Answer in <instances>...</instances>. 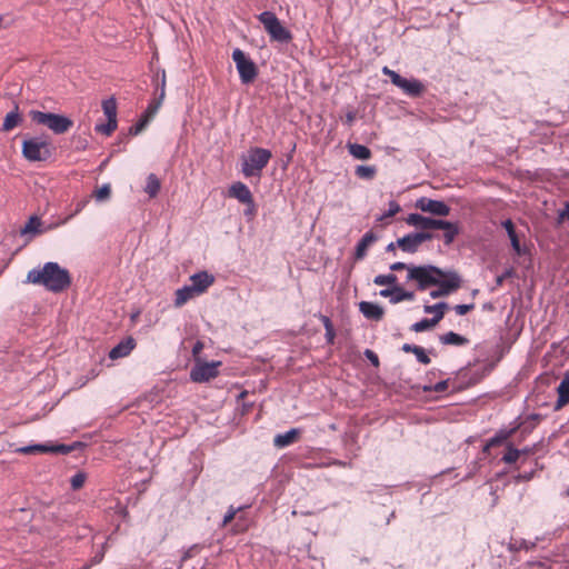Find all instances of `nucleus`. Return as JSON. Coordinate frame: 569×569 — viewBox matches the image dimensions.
Listing matches in <instances>:
<instances>
[{
    "mask_svg": "<svg viewBox=\"0 0 569 569\" xmlns=\"http://www.w3.org/2000/svg\"><path fill=\"white\" fill-rule=\"evenodd\" d=\"M26 282L42 286L51 292H62L71 286L70 272L58 262H46L42 269H31Z\"/></svg>",
    "mask_w": 569,
    "mask_h": 569,
    "instance_id": "1",
    "label": "nucleus"
},
{
    "mask_svg": "<svg viewBox=\"0 0 569 569\" xmlns=\"http://www.w3.org/2000/svg\"><path fill=\"white\" fill-rule=\"evenodd\" d=\"M21 152L29 162H44L52 157L54 147L49 136L42 134L24 139L21 144Z\"/></svg>",
    "mask_w": 569,
    "mask_h": 569,
    "instance_id": "2",
    "label": "nucleus"
},
{
    "mask_svg": "<svg viewBox=\"0 0 569 569\" xmlns=\"http://www.w3.org/2000/svg\"><path fill=\"white\" fill-rule=\"evenodd\" d=\"M154 94L156 97L149 102L147 109L141 113L138 121L129 128L128 134H130L131 137L138 136L140 132H142L160 109L166 96L164 70L161 71V82L160 84L157 83Z\"/></svg>",
    "mask_w": 569,
    "mask_h": 569,
    "instance_id": "3",
    "label": "nucleus"
},
{
    "mask_svg": "<svg viewBox=\"0 0 569 569\" xmlns=\"http://www.w3.org/2000/svg\"><path fill=\"white\" fill-rule=\"evenodd\" d=\"M258 21L263 26L270 41L288 44L292 41L291 31L286 28L272 11H263L257 16Z\"/></svg>",
    "mask_w": 569,
    "mask_h": 569,
    "instance_id": "4",
    "label": "nucleus"
},
{
    "mask_svg": "<svg viewBox=\"0 0 569 569\" xmlns=\"http://www.w3.org/2000/svg\"><path fill=\"white\" fill-rule=\"evenodd\" d=\"M29 117L34 123L48 127L56 134H63L73 127L72 119L60 113L30 110Z\"/></svg>",
    "mask_w": 569,
    "mask_h": 569,
    "instance_id": "5",
    "label": "nucleus"
},
{
    "mask_svg": "<svg viewBox=\"0 0 569 569\" xmlns=\"http://www.w3.org/2000/svg\"><path fill=\"white\" fill-rule=\"evenodd\" d=\"M445 274V270L433 264H421L409 268L407 274L408 281H415L417 289L423 291L430 287H436L437 277Z\"/></svg>",
    "mask_w": 569,
    "mask_h": 569,
    "instance_id": "6",
    "label": "nucleus"
},
{
    "mask_svg": "<svg viewBox=\"0 0 569 569\" xmlns=\"http://www.w3.org/2000/svg\"><path fill=\"white\" fill-rule=\"evenodd\" d=\"M272 152L261 147H251L248 151V158L242 163V173L244 177H260L261 171L267 167Z\"/></svg>",
    "mask_w": 569,
    "mask_h": 569,
    "instance_id": "7",
    "label": "nucleus"
},
{
    "mask_svg": "<svg viewBox=\"0 0 569 569\" xmlns=\"http://www.w3.org/2000/svg\"><path fill=\"white\" fill-rule=\"evenodd\" d=\"M232 60L236 63L241 83H253L259 74V68L256 62L240 48H236L232 51Z\"/></svg>",
    "mask_w": 569,
    "mask_h": 569,
    "instance_id": "8",
    "label": "nucleus"
},
{
    "mask_svg": "<svg viewBox=\"0 0 569 569\" xmlns=\"http://www.w3.org/2000/svg\"><path fill=\"white\" fill-rule=\"evenodd\" d=\"M520 430L521 435L525 432H528L529 430V423L528 422H520L517 423L512 428H501L499 429L492 438H490L487 443L483 446L482 453H489V450L495 447H500L509 442L508 440L512 438L513 436L518 435V431Z\"/></svg>",
    "mask_w": 569,
    "mask_h": 569,
    "instance_id": "9",
    "label": "nucleus"
},
{
    "mask_svg": "<svg viewBox=\"0 0 569 569\" xmlns=\"http://www.w3.org/2000/svg\"><path fill=\"white\" fill-rule=\"evenodd\" d=\"M222 365L221 361H202L198 360L190 370V379L193 382L203 383L209 382L219 376V367Z\"/></svg>",
    "mask_w": 569,
    "mask_h": 569,
    "instance_id": "10",
    "label": "nucleus"
},
{
    "mask_svg": "<svg viewBox=\"0 0 569 569\" xmlns=\"http://www.w3.org/2000/svg\"><path fill=\"white\" fill-rule=\"evenodd\" d=\"M415 207L420 209L422 212L430 213L435 217H448L451 212V208L442 200H435L427 197L419 198Z\"/></svg>",
    "mask_w": 569,
    "mask_h": 569,
    "instance_id": "11",
    "label": "nucleus"
},
{
    "mask_svg": "<svg viewBox=\"0 0 569 569\" xmlns=\"http://www.w3.org/2000/svg\"><path fill=\"white\" fill-rule=\"evenodd\" d=\"M393 86L401 89L407 96L411 98H420L426 91V86L416 78H405L401 74L395 78Z\"/></svg>",
    "mask_w": 569,
    "mask_h": 569,
    "instance_id": "12",
    "label": "nucleus"
},
{
    "mask_svg": "<svg viewBox=\"0 0 569 569\" xmlns=\"http://www.w3.org/2000/svg\"><path fill=\"white\" fill-rule=\"evenodd\" d=\"M501 357L502 356L500 355L496 360H491L483 365L480 369L471 371L467 381L462 386L455 388L453 392L478 385L485 377H487L496 368Z\"/></svg>",
    "mask_w": 569,
    "mask_h": 569,
    "instance_id": "13",
    "label": "nucleus"
},
{
    "mask_svg": "<svg viewBox=\"0 0 569 569\" xmlns=\"http://www.w3.org/2000/svg\"><path fill=\"white\" fill-rule=\"evenodd\" d=\"M405 221L409 226L416 227L420 230H438L439 226H441L442 219L427 217L415 212L409 213Z\"/></svg>",
    "mask_w": 569,
    "mask_h": 569,
    "instance_id": "14",
    "label": "nucleus"
},
{
    "mask_svg": "<svg viewBox=\"0 0 569 569\" xmlns=\"http://www.w3.org/2000/svg\"><path fill=\"white\" fill-rule=\"evenodd\" d=\"M461 277L456 271L445 270V274L437 277L436 287L442 288L449 296L461 287Z\"/></svg>",
    "mask_w": 569,
    "mask_h": 569,
    "instance_id": "15",
    "label": "nucleus"
},
{
    "mask_svg": "<svg viewBox=\"0 0 569 569\" xmlns=\"http://www.w3.org/2000/svg\"><path fill=\"white\" fill-rule=\"evenodd\" d=\"M359 311L362 316L371 321H381L385 317V309L380 305L371 301L359 302Z\"/></svg>",
    "mask_w": 569,
    "mask_h": 569,
    "instance_id": "16",
    "label": "nucleus"
},
{
    "mask_svg": "<svg viewBox=\"0 0 569 569\" xmlns=\"http://www.w3.org/2000/svg\"><path fill=\"white\" fill-rule=\"evenodd\" d=\"M190 280L196 293L201 295L214 282V276L204 270L193 273Z\"/></svg>",
    "mask_w": 569,
    "mask_h": 569,
    "instance_id": "17",
    "label": "nucleus"
},
{
    "mask_svg": "<svg viewBox=\"0 0 569 569\" xmlns=\"http://www.w3.org/2000/svg\"><path fill=\"white\" fill-rule=\"evenodd\" d=\"M377 240H378V236L372 230L366 232L356 244V248L353 251V260L359 261V260L365 259L369 247L371 244H373Z\"/></svg>",
    "mask_w": 569,
    "mask_h": 569,
    "instance_id": "18",
    "label": "nucleus"
},
{
    "mask_svg": "<svg viewBox=\"0 0 569 569\" xmlns=\"http://www.w3.org/2000/svg\"><path fill=\"white\" fill-rule=\"evenodd\" d=\"M137 342L131 336L122 339L110 351L109 358L112 360L127 357L136 347Z\"/></svg>",
    "mask_w": 569,
    "mask_h": 569,
    "instance_id": "19",
    "label": "nucleus"
},
{
    "mask_svg": "<svg viewBox=\"0 0 569 569\" xmlns=\"http://www.w3.org/2000/svg\"><path fill=\"white\" fill-rule=\"evenodd\" d=\"M228 194L230 198H234L241 203H244V202L251 203L252 198H253L249 187L241 181L233 182L229 187Z\"/></svg>",
    "mask_w": 569,
    "mask_h": 569,
    "instance_id": "20",
    "label": "nucleus"
},
{
    "mask_svg": "<svg viewBox=\"0 0 569 569\" xmlns=\"http://www.w3.org/2000/svg\"><path fill=\"white\" fill-rule=\"evenodd\" d=\"M301 436V429L299 428H291L290 430L278 433L273 438V446L277 448H286L299 440Z\"/></svg>",
    "mask_w": 569,
    "mask_h": 569,
    "instance_id": "21",
    "label": "nucleus"
},
{
    "mask_svg": "<svg viewBox=\"0 0 569 569\" xmlns=\"http://www.w3.org/2000/svg\"><path fill=\"white\" fill-rule=\"evenodd\" d=\"M88 447V445L86 442H82V441H74L70 445H66V443H56V445H52V443H49V453H53V455H68L70 452H73V451H82L83 449H86Z\"/></svg>",
    "mask_w": 569,
    "mask_h": 569,
    "instance_id": "22",
    "label": "nucleus"
},
{
    "mask_svg": "<svg viewBox=\"0 0 569 569\" xmlns=\"http://www.w3.org/2000/svg\"><path fill=\"white\" fill-rule=\"evenodd\" d=\"M438 230H443V242L447 246H450L456 237L460 233V227L458 222H452L449 220L442 219L441 226H439Z\"/></svg>",
    "mask_w": 569,
    "mask_h": 569,
    "instance_id": "23",
    "label": "nucleus"
},
{
    "mask_svg": "<svg viewBox=\"0 0 569 569\" xmlns=\"http://www.w3.org/2000/svg\"><path fill=\"white\" fill-rule=\"evenodd\" d=\"M397 246L400 250L407 253H415L418 251L420 244L415 232H410L397 239Z\"/></svg>",
    "mask_w": 569,
    "mask_h": 569,
    "instance_id": "24",
    "label": "nucleus"
},
{
    "mask_svg": "<svg viewBox=\"0 0 569 569\" xmlns=\"http://www.w3.org/2000/svg\"><path fill=\"white\" fill-rule=\"evenodd\" d=\"M439 341L445 346H455V347H463L469 345L470 340L455 331H448L446 333L439 335Z\"/></svg>",
    "mask_w": 569,
    "mask_h": 569,
    "instance_id": "25",
    "label": "nucleus"
},
{
    "mask_svg": "<svg viewBox=\"0 0 569 569\" xmlns=\"http://www.w3.org/2000/svg\"><path fill=\"white\" fill-rule=\"evenodd\" d=\"M22 121L23 119L19 112V106L16 103L14 109L6 114L1 131L9 132L18 127Z\"/></svg>",
    "mask_w": 569,
    "mask_h": 569,
    "instance_id": "26",
    "label": "nucleus"
},
{
    "mask_svg": "<svg viewBox=\"0 0 569 569\" xmlns=\"http://www.w3.org/2000/svg\"><path fill=\"white\" fill-rule=\"evenodd\" d=\"M401 350L406 353H413L416 359L421 365H429L431 362L430 357L427 353V350L420 346L413 343H403Z\"/></svg>",
    "mask_w": 569,
    "mask_h": 569,
    "instance_id": "27",
    "label": "nucleus"
},
{
    "mask_svg": "<svg viewBox=\"0 0 569 569\" xmlns=\"http://www.w3.org/2000/svg\"><path fill=\"white\" fill-rule=\"evenodd\" d=\"M450 306L446 301H440L435 305H425L423 311L426 313H432L431 318L437 325L443 319L446 311L449 310Z\"/></svg>",
    "mask_w": 569,
    "mask_h": 569,
    "instance_id": "28",
    "label": "nucleus"
},
{
    "mask_svg": "<svg viewBox=\"0 0 569 569\" xmlns=\"http://www.w3.org/2000/svg\"><path fill=\"white\" fill-rule=\"evenodd\" d=\"M558 400L556 408L560 409L569 403V375H566L557 388Z\"/></svg>",
    "mask_w": 569,
    "mask_h": 569,
    "instance_id": "29",
    "label": "nucleus"
},
{
    "mask_svg": "<svg viewBox=\"0 0 569 569\" xmlns=\"http://www.w3.org/2000/svg\"><path fill=\"white\" fill-rule=\"evenodd\" d=\"M347 148L355 159L369 160L372 157L371 150L365 144L348 142Z\"/></svg>",
    "mask_w": 569,
    "mask_h": 569,
    "instance_id": "30",
    "label": "nucleus"
},
{
    "mask_svg": "<svg viewBox=\"0 0 569 569\" xmlns=\"http://www.w3.org/2000/svg\"><path fill=\"white\" fill-rule=\"evenodd\" d=\"M196 293V290L192 289V286H183L182 288H179L176 291V298L173 301V306L176 308L182 307L184 303H187Z\"/></svg>",
    "mask_w": 569,
    "mask_h": 569,
    "instance_id": "31",
    "label": "nucleus"
},
{
    "mask_svg": "<svg viewBox=\"0 0 569 569\" xmlns=\"http://www.w3.org/2000/svg\"><path fill=\"white\" fill-rule=\"evenodd\" d=\"M392 297L390 299V302L396 305L405 300H413L415 299V292L403 289L401 286L395 284L392 287Z\"/></svg>",
    "mask_w": 569,
    "mask_h": 569,
    "instance_id": "32",
    "label": "nucleus"
},
{
    "mask_svg": "<svg viewBox=\"0 0 569 569\" xmlns=\"http://www.w3.org/2000/svg\"><path fill=\"white\" fill-rule=\"evenodd\" d=\"M41 224L42 221L38 216H31L20 232L21 234H41L43 232V230L41 229Z\"/></svg>",
    "mask_w": 569,
    "mask_h": 569,
    "instance_id": "33",
    "label": "nucleus"
},
{
    "mask_svg": "<svg viewBox=\"0 0 569 569\" xmlns=\"http://www.w3.org/2000/svg\"><path fill=\"white\" fill-rule=\"evenodd\" d=\"M49 443H36L16 449V452L21 455H37V453H49Z\"/></svg>",
    "mask_w": 569,
    "mask_h": 569,
    "instance_id": "34",
    "label": "nucleus"
},
{
    "mask_svg": "<svg viewBox=\"0 0 569 569\" xmlns=\"http://www.w3.org/2000/svg\"><path fill=\"white\" fill-rule=\"evenodd\" d=\"M160 189H161L160 179L154 173H150L147 177V184H146L144 191L149 194L150 198H154L158 196Z\"/></svg>",
    "mask_w": 569,
    "mask_h": 569,
    "instance_id": "35",
    "label": "nucleus"
},
{
    "mask_svg": "<svg viewBox=\"0 0 569 569\" xmlns=\"http://www.w3.org/2000/svg\"><path fill=\"white\" fill-rule=\"evenodd\" d=\"M522 452H527V449L519 450L513 446L512 442H508L506 446V452L503 453L501 460L509 465L515 463Z\"/></svg>",
    "mask_w": 569,
    "mask_h": 569,
    "instance_id": "36",
    "label": "nucleus"
},
{
    "mask_svg": "<svg viewBox=\"0 0 569 569\" xmlns=\"http://www.w3.org/2000/svg\"><path fill=\"white\" fill-rule=\"evenodd\" d=\"M533 547V542H530L526 539H513L511 538L509 545H508V549L510 552H512L513 555H516L517 552L521 551V550H526L528 551L529 549H531Z\"/></svg>",
    "mask_w": 569,
    "mask_h": 569,
    "instance_id": "37",
    "label": "nucleus"
},
{
    "mask_svg": "<svg viewBox=\"0 0 569 569\" xmlns=\"http://www.w3.org/2000/svg\"><path fill=\"white\" fill-rule=\"evenodd\" d=\"M355 174L365 180H372L377 174V168L375 166L359 164L356 167Z\"/></svg>",
    "mask_w": 569,
    "mask_h": 569,
    "instance_id": "38",
    "label": "nucleus"
},
{
    "mask_svg": "<svg viewBox=\"0 0 569 569\" xmlns=\"http://www.w3.org/2000/svg\"><path fill=\"white\" fill-rule=\"evenodd\" d=\"M102 110L107 119L117 120V101L113 97L102 101Z\"/></svg>",
    "mask_w": 569,
    "mask_h": 569,
    "instance_id": "39",
    "label": "nucleus"
},
{
    "mask_svg": "<svg viewBox=\"0 0 569 569\" xmlns=\"http://www.w3.org/2000/svg\"><path fill=\"white\" fill-rule=\"evenodd\" d=\"M118 127V121L113 119H107L104 123H97L94 127L96 132L102 133L107 137L111 136Z\"/></svg>",
    "mask_w": 569,
    "mask_h": 569,
    "instance_id": "40",
    "label": "nucleus"
},
{
    "mask_svg": "<svg viewBox=\"0 0 569 569\" xmlns=\"http://www.w3.org/2000/svg\"><path fill=\"white\" fill-rule=\"evenodd\" d=\"M437 323L431 318H423L410 326V330L413 332H423L435 328Z\"/></svg>",
    "mask_w": 569,
    "mask_h": 569,
    "instance_id": "41",
    "label": "nucleus"
},
{
    "mask_svg": "<svg viewBox=\"0 0 569 569\" xmlns=\"http://www.w3.org/2000/svg\"><path fill=\"white\" fill-rule=\"evenodd\" d=\"M449 382H450V379H445V380L437 382L436 385H425L421 387V389L425 392H431V391L445 392L449 387ZM412 389H416V387H412ZM417 389H420V386H417Z\"/></svg>",
    "mask_w": 569,
    "mask_h": 569,
    "instance_id": "42",
    "label": "nucleus"
},
{
    "mask_svg": "<svg viewBox=\"0 0 569 569\" xmlns=\"http://www.w3.org/2000/svg\"><path fill=\"white\" fill-rule=\"evenodd\" d=\"M203 549V546L200 543H194L190 546L188 549H186L181 556L179 568L182 567V565L188 561L189 559L193 558L196 555H198Z\"/></svg>",
    "mask_w": 569,
    "mask_h": 569,
    "instance_id": "43",
    "label": "nucleus"
},
{
    "mask_svg": "<svg viewBox=\"0 0 569 569\" xmlns=\"http://www.w3.org/2000/svg\"><path fill=\"white\" fill-rule=\"evenodd\" d=\"M397 276L393 273L378 274L373 279V283L377 286H395L397 284Z\"/></svg>",
    "mask_w": 569,
    "mask_h": 569,
    "instance_id": "44",
    "label": "nucleus"
},
{
    "mask_svg": "<svg viewBox=\"0 0 569 569\" xmlns=\"http://www.w3.org/2000/svg\"><path fill=\"white\" fill-rule=\"evenodd\" d=\"M87 478H88V476L84 471H78L70 479L71 489L74 491L80 490L83 487Z\"/></svg>",
    "mask_w": 569,
    "mask_h": 569,
    "instance_id": "45",
    "label": "nucleus"
},
{
    "mask_svg": "<svg viewBox=\"0 0 569 569\" xmlns=\"http://www.w3.org/2000/svg\"><path fill=\"white\" fill-rule=\"evenodd\" d=\"M400 211H401L400 204L396 200H390L388 210L386 212H383L380 217H378L377 221H383L388 218H392Z\"/></svg>",
    "mask_w": 569,
    "mask_h": 569,
    "instance_id": "46",
    "label": "nucleus"
},
{
    "mask_svg": "<svg viewBox=\"0 0 569 569\" xmlns=\"http://www.w3.org/2000/svg\"><path fill=\"white\" fill-rule=\"evenodd\" d=\"M111 194V187L109 183L102 184L94 191V197L98 201L107 200Z\"/></svg>",
    "mask_w": 569,
    "mask_h": 569,
    "instance_id": "47",
    "label": "nucleus"
},
{
    "mask_svg": "<svg viewBox=\"0 0 569 569\" xmlns=\"http://www.w3.org/2000/svg\"><path fill=\"white\" fill-rule=\"evenodd\" d=\"M241 509L242 507L234 508L233 506H230L228 511L223 516L222 526H227L228 523H230Z\"/></svg>",
    "mask_w": 569,
    "mask_h": 569,
    "instance_id": "48",
    "label": "nucleus"
},
{
    "mask_svg": "<svg viewBox=\"0 0 569 569\" xmlns=\"http://www.w3.org/2000/svg\"><path fill=\"white\" fill-rule=\"evenodd\" d=\"M415 233L418 238L419 244H421L426 241H430L433 238L438 237V234H435L433 232H431V230H420V231H416Z\"/></svg>",
    "mask_w": 569,
    "mask_h": 569,
    "instance_id": "49",
    "label": "nucleus"
},
{
    "mask_svg": "<svg viewBox=\"0 0 569 569\" xmlns=\"http://www.w3.org/2000/svg\"><path fill=\"white\" fill-rule=\"evenodd\" d=\"M100 371H101V369L98 366H96L94 368H91L84 377H81L79 379L80 386L82 387L88 381H90V380L94 379L96 377H98Z\"/></svg>",
    "mask_w": 569,
    "mask_h": 569,
    "instance_id": "50",
    "label": "nucleus"
},
{
    "mask_svg": "<svg viewBox=\"0 0 569 569\" xmlns=\"http://www.w3.org/2000/svg\"><path fill=\"white\" fill-rule=\"evenodd\" d=\"M480 460L481 459H477L475 461H472L469 466H468V472L467 475L462 478V480H469L471 479L480 469L481 467V463H480Z\"/></svg>",
    "mask_w": 569,
    "mask_h": 569,
    "instance_id": "51",
    "label": "nucleus"
},
{
    "mask_svg": "<svg viewBox=\"0 0 569 569\" xmlns=\"http://www.w3.org/2000/svg\"><path fill=\"white\" fill-rule=\"evenodd\" d=\"M363 356L366 357V359H368V361L375 367V368H379L380 366V360H379V357L378 355L371 350V349H366L363 351Z\"/></svg>",
    "mask_w": 569,
    "mask_h": 569,
    "instance_id": "52",
    "label": "nucleus"
},
{
    "mask_svg": "<svg viewBox=\"0 0 569 569\" xmlns=\"http://www.w3.org/2000/svg\"><path fill=\"white\" fill-rule=\"evenodd\" d=\"M509 239H510L512 249L515 250V252L518 256L525 253L526 249L521 247V242H520L518 234L510 236Z\"/></svg>",
    "mask_w": 569,
    "mask_h": 569,
    "instance_id": "53",
    "label": "nucleus"
},
{
    "mask_svg": "<svg viewBox=\"0 0 569 569\" xmlns=\"http://www.w3.org/2000/svg\"><path fill=\"white\" fill-rule=\"evenodd\" d=\"M243 204H246L243 213L248 220H251L257 214V204L254 202V199L252 198L251 203L244 202Z\"/></svg>",
    "mask_w": 569,
    "mask_h": 569,
    "instance_id": "54",
    "label": "nucleus"
},
{
    "mask_svg": "<svg viewBox=\"0 0 569 569\" xmlns=\"http://www.w3.org/2000/svg\"><path fill=\"white\" fill-rule=\"evenodd\" d=\"M473 309H475V303H462V305H456L453 307V310L459 316H465Z\"/></svg>",
    "mask_w": 569,
    "mask_h": 569,
    "instance_id": "55",
    "label": "nucleus"
},
{
    "mask_svg": "<svg viewBox=\"0 0 569 569\" xmlns=\"http://www.w3.org/2000/svg\"><path fill=\"white\" fill-rule=\"evenodd\" d=\"M203 348H204V345L200 340H197L196 343L193 345V347H192V356H193L194 362H197L198 360H201L200 359V353L203 350Z\"/></svg>",
    "mask_w": 569,
    "mask_h": 569,
    "instance_id": "56",
    "label": "nucleus"
},
{
    "mask_svg": "<svg viewBox=\"0 0 569 569\" xmlns=\"http://www.w3.org/2000/svg\"><path fill=\"white\" fill-rule=\"evenodd\" d=\"M290 146V150L289 152L284 156V159H283V168L286 169L287 166L292 161V158H293V153L296 151V142L293 140L290 141L289 143Z\"/></svg>",
    "mask_w": 569,
    "mask_h": 569,
    "instance_id": "57",
    "label": "nucleus"
},
{
    "mask_svg": "<svg viewBox=\"0 0 569 569\" xmlns=\"http://www.w3.org/2000/svg\"><path fill=\"white\" fill-rule=\"evenodd\" d=\"M533 477V468H531L529 471L518 472L517 476H515L516 482L521 481H529Z\"/></svg>",
    "mask_w": 569,
    "mask_h": 569,
    "instance_id": "58",
    "label": "nucleus"
},
{
    "mask_svg": "<svg viewBox=\"0 0 569 569\" xmlns=\"http://www.w3.org/2000/svg\"><path fill=\"white\" fill-rule=\"evenodd\" d=\"M502 227H503V228H505V230L507 231L508 237L513 236V234H517L516 226H515V223L512 222V220H510V219H506V220L502 222Z\"/></svg>",
    "mask_w": 569,
    "mask_h": 569,
    "instance_id": "59",
    "label": "nucleus"
},
{
    "mask_svg": "<svg viewBox=\"0 0 569 569\" xmlns=\"http://www.w3.org/2000/svg\"><path fill=\"white\" fill-rule=\"evenodd\" d=\"M415 267V264H407L405 262H393L392 264H390V270L391 271H402V270H408L409 271V268H412Z\"/></svg>",
    "mask_w": 569,
    "mask_h": 569,
    "instance_id": "60",
    "label": "nucleus"
},
{
    "mask_svg": "<svg viewBox=\"0 0 569 569\" xmlns=\"http://www.w3.org/2000/svg\"><path fill=\"white\" fill-rule=\"evenodd\" d=\"M325 338H326V341L328 345L335 343V338H336L335 326L326 329Z\"/></svg>",
    "mask_w": 569,
    "mask_h": 569,
    "instance_id": "61",
    "label": "nucleus"
},
{
    "mask_svg": "<svg viewBox=\"0 0 569 569\" xmlns=\"http://www.w3.org/2000/svg\"><path fill=\"white\" fill-rule=\"evenodd\" d=\"M238 405L240 407L241 416L248 415L252 410V408L254 406L253 402H247V401H242L241 403H238Z\"/></svg>",
    "mask_w": 569,
    "mask_h": 569,
    "instance_id": "62",
    "label": "nucleus"
},
{
    "mask_svg": "<svg viewBox=\"0 0 569 569\" xmlns=\"http://www.w3.org/2000/svg\"><path fill=\"white\" fill-rule=\"evenodd\" d=\"M104 557V547L102 546L101 549L91 558L90 565H98L102 561Z\"/></svg>",
    "mask_w": 569,
    "mask_h": 569,
    "instance_id": "63",
    "label": "nucleus"
},
{
    "mask_svg": "<svg viewBox=\"0 0 569 569\" xmlns=\"http://www.w3.org/2000/svg\"><path fill=\"white\" fill-rule=\"evenodd\" d=\"M356 117H357V112L355 110H350L346 113V117H345V124L351 127L356 120Z\"/></svg>",
    "mask_w": 569,
    "mask_h": 569,
    "instance_id": "64",
    "label": "nucleus"
}]
</instances>
